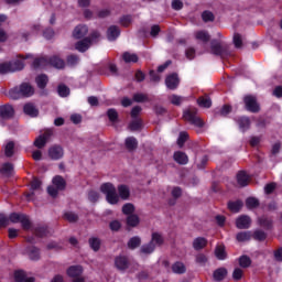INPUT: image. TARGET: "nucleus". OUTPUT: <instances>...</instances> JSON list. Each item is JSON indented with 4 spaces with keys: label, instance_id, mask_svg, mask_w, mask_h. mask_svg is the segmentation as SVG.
Listing matches in <instances>:
<instances>
[{
    "label": "nucleus",
    "instance_id": "f257e3e1",
    "mask_svg": "<svg viewBox=\"0 0 282 282\" xmlns=\"http://www.w3.org/2000/svg\"><path fill=\"white\" fill-rule=\"evenodd\" d=\"M100 191L105 195L106 202L111 206L120 204V199H122V202H127L131 197V188L126 184H121L116 187L112 183H104L100 186Z\"/></svg>",
    "mask_w": 282,
    "mask_h": 282
},
{
    "label": "nucleus",
    "instance_id": "f03ea898",
    "mask_svg": "<svg viewBox=\"0 0 282 282\" xmlns=\"http://www.w3.org/2000/svg\"><path fill=\"white\" fill-rule=\"evenodd\" d=\"M10 97L13 100H19V98H30V96H34V87L28 83H23L20 87L13 88L10 90Z\"/></svg>",
    "mask_w": 282,
    "mask_h": 282
},
{
    "label": "nucleus",
    "instance_id": "7ed1b4c3",
    "mask_svg": "<svg viewBox=\"0 0 282 282\" xmlns=\"http://www.w3.org/2000/svg\"><path fill=\"white\" fill-rule=\"evenodd\" d=\"M47 65H52L53 67H56V69H63V67H65V62L57 56H53L51 58L41 57L33 62V67L35 68L47 67Z\"/></svg>",
    "mask_w": 282,
    "mask_h": 282
},
{
    "label": "nucleus",
    "instance_id": "20e7f679",
    "mask_svg": "<svg viewBox=\"0 0 282 282\" xmlns=\"http://www.w3.org/2000/svg\"><path fill=\"white\" fill-rule=\"evenodd\" d=\"M52 184L53 185L47 187V193L51 197H56L58 195V191H65V186H67L65 178L61 175L53 177Z\"/></svg>",
    "mask_w": 282,
    "mask_h": 282
},
{
    "label": "nucleus",
    "instance_id": "39448f33",
    "mask_svg": "<svg viewBox=\"0 0 282 282\" xmlns=\"http://www.w3.org/2000/svg\"><path fill=\"white\" fill-rule=\"evenodd\" d=\"M96 39H100V33L94 32L90 37L77 42L75 50H77V52H87L91 46V43H96Z\"/></svg>",
    "mask_w": 282,
    "mask_h": 282
},
{
    "label": "nucleus",
    "instance_id": "423d86ee",
    "mask_svg": "<svg viewBox=\"0 0 282 282\" xmlns=\"http://www.w3.org/2000/svg\"><path fill=\"white\" fill-rule=\"evenodd\" d=\"M183 118L191 124H194V127H204V121L202 120V118L197 117L196 109L185 110L183 113Z\"/></svg>",
    "mask_w": 282,
    "mask_h": 282
},
{
    "label": "nucleus",
    "instance_id": "0eeeda50",
    "mask_svg": "<svg viewBox=\"0 0 282 282\" xmlns=\"http://www.w3.org/2000/svg\"><path fill=\"white\" fill-rule=\"evenodd\" d=\"M67 274L70 279H74L73 282H85V278L80 276L83 274L82 265H72L67 269Z\"/></svg>",
    "mask_w": 282,
    "mask_h": 282
},
{
    "label": "nucleus",
    "instance_id": "6e6552de",
    "mask_svg": "<svg viewBox=\"0 0 282 282\" xmlns=\"http://www.w3.org/2000/svg\"><path fill=\"white\" fill-rule=\"evenodd\" d=\"M210 50L212 54H215L216 56H224L228 50V46L223 45V43L217 40H213L210 43Z\"/></svg>",
    "mask_w": 282,
    "mask_h": 282
},
{
    "label": "nucleus",
    "instance_id": "1a4fd4ad",
    "mask_svg": "<svg viewBox=\"0 0 282 282\" xmlns=\"http://www.w3.org/2000/svg\"><path fill=\"white\" fill-rule=\"evenodd\" d=\"M245 105L246 109L251 111V113H257L259 111V104L257 102V97L254 96H246Z\"/></svg>",
    "mask_w": 282,
    "mask_h": 282
},
{
    "label": "nucleus",
    "instance_id": "9d476101",
    "mask_svg": "<svg viewBox=\"0 0 282 282\" xmlns=\"http://www.w3.org/2000/svg\"><path fill=\"white\" fill-rule=\"evenodd\" d=\"M52 130H45L43 134L35 139L34 147H36L37 149H43V147L47 144V140L52 138Z\"/></svg>",
    "mask_w": 282,
    "mask_h": 282
},
{
    "label": "nucleus",
    "instance_id": "9b49d317",
    "mask_svg": "<svg viewBox=\"0 0 282 282\" xmlns=\"http://www.w3.org/2000/svg\"><path fill=\"white\" fill-rule=\"evenodd\" d=\"M252 220L250 219V216L242 215L236 219V228L239 230H246L250 228Z\"/></svg>",
    "mask_w": 282,
    "mask_h": 282
},
{
    "label": "nucleus",
    "instance_id": "f8f14e48",
    "mask_svg": "<svg viewBox=\"0 0 282 282\" xmlns=\"http://www.w3.org/2000/svg\"><path fill=\"white\" fill-rule=\"evenodd\" d=\"M63 155H65V152L61 145H53L48 149V158L51 160H61Z\"/></svg>",
    "mask_w": 282,
    "mask_h": 282
},
{
    "label": "nucleus",
    "instance_id": "ddd939ff",
    "mask_svg": "<svg viewBox=\"0 0 282 282\" xmlns=\"http://www.w3.org/2000/svg\"><path fill=\"white\" fill-rule=\"evenodd\" d=\"M87 32H89V29L85 24L77 25L73 31L74 39H84V36H87Z\"/></svg>",
    "mask_w": 282,
    "mask_h": 282
},
{
    "label": "nucleus",
    "instance_id": "4468645a",
    "mask_svg": "<svg viewBox=\"0 0 282 282\" xmlns=\"http://www.w3.org/2000/svg\"><path fill=\"white\" fill-rule=\"evenodd\" d=\"M165 85L167 89H177V86L180 85V78L177 77V74L169 75L165 79Z\"/></svg>",
    "mask_w": 282,
    "mask_h": 282
},
{
    "label": "nucleus",
    "instance_id": "2eb2a0df",
    "mask_svg": "<svg viewBox=\"0 0 282 282\" xmlns=\"http://www.w3.org/2000/svg\"><path fill=\"white\" fill-rule=\"evenodd\" d=\"M115 265L118 268L121 272H124L127 268H129V260L124 256H119L115 259Z\"/></svg>",
    "mask_w": 282,
    "mask_h": 282
},
{
    "label": "nucleus",
    "instance_id": "dca6fc26",
    "mask_svg": "<svg viewBox=\"0 0 282 282\" xmlns=\"http://www.w3.org/2000/svg\"><path fill=\"white\" fill-rule=\"evenodd\" d=\"M14 281L15 282H34V276H28L25 271H15L14 273Z\"/></svg>",
    "mask_w": 282,
    "mask_h": 282
},
{
    "label": "nucleus",
    "instance_id": "f3484780",
    "mask_svg": "<svg viewBox=\"0 0 282 282\" xmlns=\"http://www.w3.org/2000/svg\"><path fill=\"white\" fill-rule=\"evenodd\" d=\"M237 183L241 187L248 186V184H250V175H248V173H246L245 171L238 172Z\"/></svg>",
    "mask_w": 282,
    "mask_h": 282
},
{
    "label": "nucleus",
    "instance_id": "a211bd4d",
    "mask_svg": "<svg viewBox=\"0 0 282 282\" xmlns=\"http://www.w3.org/2000/svg\"><path fill=\"white\" fill-rule=\"evenodd\" d=\"M14 116V108L10 105L0 106V118H12Z\"/></svg>",
    "mask_w": 282,
    "mask_h": 282
},
{
    "label": "nucleus",
    "instance_id": "6ab92c4d",
    "mask_svg": "<svg viewBox=\"0 0 282 282\" xmlns=\"http://www.w3.org/2000/svg\"><path fill=\"white\" fill-rule=\"evenodd\" d=\"M25 254H28L31 261H39V259H41V251L36 247L26 248Z\"/></svg>",
    "mask_w": 282,
    "mask_h": 282
},
{
    "label": "nucleus",
    "instance_id": "aec40b11",
    "mask_svg": "<svg viewBox=\"0 0 282 282\" xmlns=\"http://www.w3.org/2000/svg\"><path fill=\"white\" fill-rule=\"evenodd\" d=\"M208 246V240L204 237H198L193 240L194 250H204Z\"/></svg>",
    "mask_w": 282,
    "mask_h": 282
},
{
    "label": "nucleus",
    "instance_id": "412c9836",
    "mask_svg": "<svg viewBox=\"0 0 282 282\" xmlns=\"http://www.w3.org/2000/svg\"><path fill=\"white\" fill-rule=\"evenodd\" d=\"M120 36V28L112 25L107 31V37L109 41H116Z\"/></svg>",
    "mask_w": 282,
    "mask_h": 282
},
{
    "label": "nucleus",
    "instance_id": "4be33fe9",
    "mask_svg": "<svg viewBox=\"0 0 282 282\" xmlns=\"http://www.w3.org/2000/svg\"><path fill=\"white\" fill-rule=\"evenodd\" d=\"M228 275V270L226 268L216 269L213 273L214 281H224Z\"/></svg>",
    "mask_w": 282,
    "mask_h": 282
},
{
    "label": "nucleus",
    "instance_id": "5701e85b",
    "mask_svg": "<svg viewBox=\"0 0 282 282\" xmlns=\"http://www.w3.org/2000/svg\"><path fill=\"white\" fill-rule=\"evenodd\" d=\"M23 111L26 116H30L31 118H36L39 116V109L32 104H25Z\"/></svg>",
    "mask_w": 282,
    "mask_h": 282
},
{
    "label": "nucleus",
    "instance_id": "b1692460",
    "mask_svg": "<svg viewBox=\"0 0 282 282\" xmlns=\"http://www.w3.org/2000/svg\"><path fill=\"white\" fill-rule=\"evenodd\" d=\"M174 161L177 164H188V155H186V153L177 151L174 153Z\"/></svg>",
    "mask_w": 282,
    "mask_h": 282
},
{
    "label": "nucleus",
    "instance_id": "393cba45",
    "mask_svg": "<svg viewBox=\"0 0 282 282\" xmlns=\"http://www.w3.org/2000/svg\"><path fill=\"white\" fill-rule=\"evenodd\" d=\"M35 83L40 89H45V87H47V83H50V79L47 78V75L42 74L35 78Z\"/></svg>",
    "mask_w": 282,
    "mask_h": 282
},
{
    "label": "nucleus",
    "instance_id": "a878e982",
    "mask_svg": "<svg viewBox=\"0 0 282 282\" xmlns=\"http://www.w3.org/2000/svg\"><path fill=\"white\" fill-rule=\"evenodd\" d=\"M195 39L202 43H208L210 41V34H208L207 31H197L195 33Z\"/></svg>",
    "mask_w": 282,
    "mask_h": 282
},
{
    "label": "nucleus",
    "instance_id": "bb28decb",
    "mask_svg": "<svg viewBox=\"0 0 282 282\" xmlns=\"http://www.w3.org/2000/svg\"><path fill=\"white\" fill-rule=\"evenodd\" d=\"M228 208L231 213H239L243 208V202L235 200L228 203Z\"/></svg>",
    "mask_w": 282,
    "mask_h": 282
},
{
    "label": "nucleus",
    "instance_id": "cd10ccee",
    "mask_svg": "<svg viewBox=\"0 0 282 282\" xmlns=\"http://www.w3.org/2000/svg\"><path fill=\"white\" fill-rule=\"evenodd\" d=\"M9 65L11 67V72H21V69L25 67L23 59H15L13 62H10Z\"/></svg>",
    "mask_w": 282,
    "mask_h": 282
},
{
    "label": "nucleus",
    "instance_id": "c85d7f7f",
    "mask_svg": "<svg viewBox=\"0 0 282 282\" xmlns=\"http://www.w3.org/2000/svg\"><path fill=\"white\" fill-rule=\"evenodd\" d=\"M126 148L128 149V151H135V149H138V139L133 137L127 138Z\"/></svg>",
    "mask_w": 282,
    "mask_h": 282
},
{
    "label": "nucleus",
    "instance_id": "c756f323",
    "mask_svg": "<svg viewBox=\"0 0 282 282\" xmlns=\"http://www.w3.org/2000/svg\"><path fill=\"white\" fill-rule=\"evenodd\" d=\"M236 239L240 242L250 241V239H252V234L250 231H241L237 234Z\"/></svg>",
    "mask_w": 282,
    "mask_h": 282
},
{
    "label": "nucleus",
    "instance_id": "7c9ffc66",
    "mask_svg": "<svg viewBox=\"0 0 282 282\" xmlns=\"http://www.w3.org/2000/svg\"><path fill=\"white\" fill-rule=\"evenodd\" d=\"M172 271L174 274H184V272H186V267L182 262H175L172 265Z\"/></svg>",
    "mask_w": 282,
    "mask_h": 282
},
{
    "label": "nucleus",
    "instance_id": "2f4dec72",
    "mask_svg": "<svg viewBox=\"0 0 282 282\" xmlns=\"http://www.w3.org/2000/svg\"><path fill=\"white\" fill-rule=\"evenodd\" d=\"M215 254L217 259L224 261V259H226V247H224L223 245L217 246Z\"/></svg>",
    "mask_w": 282,
    "mask_h": 282
},
{
    "label": "nucleus",
    "instance_id": "473e14b6",
    "mask_svg": "<svg viewBox=\"0 0 282 282\" xmlns=\"http://www.w3.org/2000/svg\"><path fill=\"white\" fill-rule=\"evenodd\" d=\"M124 63H138V55L135 53L126 52L122 55Z\"/></svg>",
    "mask_w": 282,
    "mask_h": 282
},
{
    "label": "nucleus",
    "instance_id": "72a5a7b5",
    "mask_svg": "<svg viewBox=\"0 0 282 282\" xmlns=\"http://www.w3.org/2000/svg\"><path fill=\"white\" fill-rule=\"evenodd\" d=\"M140 243H142V240L140 239V237L135 236L132 237L129 241H128V248L130 250H135V248H139Z\"/></svg>",
    "mask_w": 282,
    "mask_h": 282
},
{
    "label": "nucleus",
    "instance_id": "f704fd0d",
    "mask_svg": "<svg viewBox=\"0 0 282 282\" xmlns=\"http://www.w3.org/2000/svg\"><path fill=\"white\" fill-rule=\"evenodd\" d=\"M4 154L7 158H12L14 155V142L9 141L4 145Z\"/></svg>",
    "mask_w": 282,
    "mask_h": 282
},
{
    "label": "nucleus",
    "instance_id": "c9c22d12",
    "mask_svg": "<svg viewBox=\"0 0 282 282\" xmlns=\"http://www.w3.org/2000/svg\"><path fill=\"white\" fill-rule=\"evenodd\" d=\"M169 100L172 105L180 107V105H182V102H184L186 100V98L178 96V95H172L169 97Z\"/></svg>",
    "mask_w": 282,
    "mask_h": 282
},
{
    "label": "nucleus",
    "instance_id": "e433bc0d",
    "mask_svg": "<svg viewBox=\"0 0 282 282\" xmlns=\"http://www.w3.org/2000/svg\"><path fill=\"white\" fill-rule=\"evenodd\" d=\"M12 171H14V166L11 163H4L0 170V173L8 177V175H12Z\"/></svg>",
    "mask_w": 282,
    "mask_h": 282
},
{
    "label": "nucleus",
    "instance_id": "4c0bfd02",
    "mask_svg": "<svg viewBox=\"0 0 282 282\" xmlns=\"http://www.w3.org/2000/svg\"><path fill=\"white\" fill-rule=\"evenodd\" d=\"M150 242L154 246H162V243H164V238H162V235H160L159 232H153Z\"/></svg>",
    "mask_w": 282,
    "mask_h": 282
},
{
    "label": "nucleus",
    "instance_id": "58836bf2",
    "mask_svg": "<svg viewBox=\"0 0 282 282\" xmlns=\"http://www.w3.org/2000/svg\"><path fill=\"white\" fill-rule=\"evenodd\" d=\"M128 226H131L132 228H135L140 224V217L138 215H130L127 218Z\"/></svg>",
    "mask_w": 282,
    "mask_h": 282
},
{
    "label": "nucleus",
    "instance_id": "ea45409f",
    "mask_svg": "<svg viewBox=\"0 0 282 282\" xmlns=\"http://www.w3.org/2000/svg\"><path fill=\"white\" fill-rule=\"evenodd\" d=\"M238 124L242 131H246V129L250 128V119L248 117H242L238 120Z\"/></svg>",
    "mask_w": 282,
    "mask_h": 282
},
{
    "label": "nucleus",
    "instance_id": "a19ab883",
    "mask_svg": "<svg viewBox=\"0 0 282 282\" xmlns=\"http://www.w3.org/2000/svg\"><path fill=\"white\" fill-rule=\"evenodd\" d=\"M154 250H155V245L151 241L148 245H143L141 247V252L143 254H151V252H154Z\"/></svg>",
    "mask_w": 282,
    "mask_h": 282
},
{
    "label": "nucleus",
    "instance_id": "79ce46f5",
    "mask_svg": "<svg viewBox=\"0 0 282 282\" xmlns=\"http://www.w3.org/2000/svg\"><path fill=\"white\" fill-rule=\"evenodd\" d=\"M199 107H204L205 109H208L212 107L213 105V101L210 100V98L208 97H200L198 100H197Z\"/></svg>",
    "mask_w": 282,
    "mask_h": 282
},
{
    "label": "nucleus",
    "instance_id": "37998d69",
    "mask_svg": "<svg viewBox=\"0 0 282 282\" xmlns=\"http://www.w3.org/2000/svg\"><path fill=\"white\" fill-rule=\"evenodd\" d=\"M34 191H41V181L37 178H34L31 182V193L28 195V197H32V195H34Z\"/></svg>",
    "mask_w": 282,
    "mask_h": 282
},
{
    "label": "nucleus",
    "instance_id": "c03bdc74",
    "mask_svg": "<svg viewBox=\"0 0 282 282\" xmlns=\"http://www.w3.org/2000/svg\"><path fill=\"white\" fill-rule=\"evenodd\" d=\"M89 246L95 252H98L100 250V239L96 237L90 238Z\"/></svg>",
    "mask_w": 282,
    "mask_h": 282
},
{
    "label": "nucleus",
    "instance_id": "a18cd8bd",
    "mask_svg": "<svg viewBox=\"0 0 282 282\" xmlns=\"http://www.w3.org/2000/svg\"><path fill=\"white\" fill-rule=\"evenodd\" d=\"M134 212H135V206H133V204L131 203H127L122 206L123 215H133Z\"/></svg>",
    "mask_w": 282,
    "mask_h": 282
},
{
    "label": "nucleus",
    "instance_id": "49530a36",
    "mask_svg": "<svg viewBox=\"0 0 282 282\" xmlns=\"http://www.w3.org/2000/svg\"><path fill=\"white\" fill-rule=\"evenodd\" d=\"M20 224L23 230H30L32 228V223L30 221V218L25 215L22 216Z\"/></svg>",
    "mask_w": 282,
    "mask_h": 282
},
{
    "label": "nucleus",
    "instance_id": "de8ad7c7",
    "mask_svg": "<svg viewBox=\"0 0 282 282\" xmlns=\"http://www.w3.org/2000/svg\"><path fill=\"white\" fill-rule=\"evenodd\" d=\"M64 219H66V221H69L70 224H75V221H78V215L73 212H66L64 214Z\"/></svg>",
    "mask_w": 282,
    "mask_h": 282
},
{
    "label": "nucleus",
    "instance_id": "09e8293b",
    "mask_svg": "<svg viewBox=\"0 0 282 282\" xmlns=\"http://www.w3.org/2000/svg\"><path fill=\"white\" fill-rule=\"evenodd\" d=\"M22 218H23V214L13 213V214H10L8 219L11 224H21Z\"/></svg>",
    "mask_w": 282,
    "mask_h": 282
},
{
    "label": "nucleus",
    "instance_id": "8fccbe9b",
    "mask_svg": "<svg viewBox=\"0 0 282 282\" xmlns=\"http://www.w3.org/2000/svg\"><path fill=\"white\" fill-rule=\"evenodd\" d=\"M107 116L110 122H118V111L113 108L108 109Z\"/></svg>",
    "mask_w": 282,
    "mask_h": 282
},
{
    "label": "nucleus",
    "instance_id": "3c124183",
    "mask_svg": "<svg viewBox=\"0 0 282 282\" xmlns=\"http://www.w3.org/2000/svg\"><path fill=\"white\" fill-rule=\"evenodd\" d=\"M234 45H235V47H237L238 50L243 46V39L241 37V34L236 33V34L234 35Z\"/></svg>",
    "mask_w": 282,
    "mask_h": 282
},
{
    "label": "nucleus",
    "instance_id": "603ef678",
    "mask_svg": "<svg viewBox=\"0 0 282 282\" xmlns=\"http://www.w3.org/2000/svg\"><path fill=\"white\" fill-rule=\"evenodd\" d=\"M246 206L247 208H250V209L257 208V206H259V199L254 197L247 198Z\"/></svg>",
    "mask_w": 282,
    "mask_h": 282
},
{
    "label": "nucleus",
    "instance_id": "864d4df0",
    "mask_svg": "<svg viewBox=\"0 0 282 282\" xmlns=\"http://www.w3.org/2000/svg\"><path fill=\"white\" fill-rule=\"evenodd\" d=\"M251 263H252V261L247 256H242L239 259L240 268H250Z\"/></svg>",
    "mask_w": 282,
    "mask_h": 282
},
{
    "label": "nucleus",
    "instance_id": "5fc2aeb1",
    "mask_svg": "<svg viewBox=\"0 0 282 282\" xmlns=\"http://www.w3.org/2000/svg\"><path fill=\"white\" fill-rule=\"evenodd\" d=\"M259 224L263 228H270V226H272V219H270L265 216H262V217L259 218Z\"/></svg>",
    "mask_w": 282,
    "mask_h": 282
},
{
    "label": "nucleus",
    "instance_id": "6e6d98bb",
    "mask_svg": "<svg viewBox=\"0 0 282 282\" xmlns=\"http://www.w3.org/2000/svg\"><path fill=\"white\" fill-rule=\"evenodd\" d=\"M132 22H133V18L131 15H123L120 19V23L123 28H129V25H131Z\"/></svg>",
    "mask_w": 282,
    "mask_h": 282
},
{
    "label": "nucleus",
    "instance_id": "4d7b16f0",
    "mask_svg": "<svg viewBox=\"0 0 282 282\" xmlns=\"http://www.w3.org/2000/svg\"><path fill=\"white\" fill-rule=\"evenodd\" d=\"M57 91L62 98H67V95L69 94V88L65 85H59Z\"/></svg>",
    "mask_w": 282,
    "mask_h": 282
},
{
    "label": "nucleus",
    "instance_id": "13d9d810",
    "mask_svg": "<svg viewBox=\"0 0 282 282\" xmlns=\"http://www.w3.org/2000/svg\"><path fill=\"white\" fill-rule=\"evenodd\" d=\"M36 237H45L47 235V227L39 226L35 228Z\"/></svg>",
    "mask_w": 282,
    "mask_h": 282
},
{
    "label": "nucleus",
    "instance_id": "bf43d9fd",
    "mask_svg": "<svg viewBox=\"0 0 282 282\" xmlns=\"http://www.w3.org/2000/svg\"><path fill=\"white\" fill-rule=\"evenodd\" d=\"M12 73V67L10 63H2L0 64V74H10Z\"/></svg>",
    "mask_w": 282,
    "mask_h": 282
},
{
    "label": "nucleus",
    "instance_id": "052dcab7",
    "mask_svg": "<svg viewBox=\"0 0 282 282\" xmlns=\"http://www.w3.org/2000/svg\"><path fill=\"white\" fill-rule=\"evenodd\" d=\"M267 235L263 232V230H256L253 232V239H256V241H264Z\"/></svg>",
    "mask_w": 282,
    "mask_h": 282
},
{
    "label": "nucleus",
    "instance_id": "680f3d73",
    "mask_svg": "<svg viewBox=\"0 0 282 282\" xmlns=\"http://www.w3.org/2000/svg\"><path fill=\"white\" fill-rule=\"evenodd\" d=\"M202 19L205 23H208V21H215V15L210 11H205L202 14Z\"/></svg>",
    "mask_w": 282,
    "mask_h": 282
},
{
    "label": "nucleus",
    "instance_id": "e2e57ef3",
    "mask_svg": "<svg viewBox=\"0 0 282 282\" xmlns=\"http://www.w3.org/2000/svg\"><path fill=\"white\" fill-rule=\"evenodd\" d=\"M88 199L89 202L96 203L98 202V199H100V194L98 192L90 191L88 193Z\"/></svg>",
    "mask_w": 282,
    "mask_h": 282
},
{
    "label": "nucleus",
    "instance_id": "0e129e2a",
    "mask_svg": "<svg viewBox=\"0 0 282 282\" xmlns=\"http://www.w3.org/2000/svg\"><path fill=\"white\" fill-rule=\"evenodd\" d=\"M188 139V133L186 132H181L180 137L177 139V144L180 148L184 147V142H186V140Z\"/></svg>",
    "mask_w": 282,
    "mask_h": 282
},
{
    "label": "nucleus",
    "instance_id": "69168bd1",
    "mask_svg": "<svg viewBox=\"0 0 282 282\" xmlns=\"http://www.w3.org/2000/svg\"><path fill=\"white\" fill-rule=\"evenodd\" d=\"M241 276H243V270L236 268L232 272V279L235 281H240Z\"/></svg>",
    "mask_w": 282,
    "mask_h": 282
},
{
    "label": "nucleus",
    "instance_id": "338daca9",
    "mask_svg": "<svg viewBox=\"0 0 282 282\" xmlns=\"http://www.w3.org/2000/svg\"><path fill=\"white\" fill-rule=\"evenodd\" d=\"M172 8L173 10H182L184 8V3L181 0H173Z\"/></svg>",
    "mask_w": 282,
    "mask_h": 282
},
{
    "label": "nucleus",
    "instance_id": "774afa93",
    "mask_svg": "<svg viewBox=\"0 0 282 282\" xmlns=\"http://www.w3.org/2000/svg\"><path fill=\"white\" fill-rule=\"evenodd\" d=\"M279 151H281V142H276L272 145L271 153L272 155H278Z\"/></svg>",
    "mask_w": 282,
    "mask_h": 282
}]
</instances>
